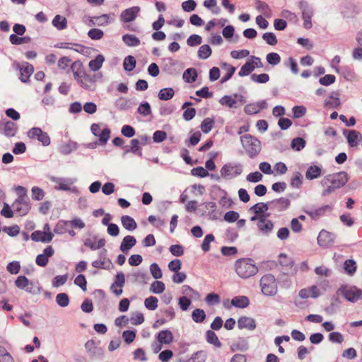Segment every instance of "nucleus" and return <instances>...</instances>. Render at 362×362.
Masks as SVG:
<instances>
[{"label": "nucleus", "mask_w": 362, "mask_h": 362, "mask_svg": "<svg viewBox=\"0 0 362 362\" xmlns=\"http://www.w3.org/2000/svg\"><path fill=\"white\" fill-rule=\"evenodd\" d=\"M192 320L197 323H202L206 318V314L204 310L197 308L192 313Z\"/></svg>", "instance_id": "obj_44"}, {"label": "nucleus", "mask_w": 362, "mask_h": 362, "mask_svg": "<svg viewBox=\"0 0 362 362\" xmlns=\"http://www.w3.org/2000/svg\"><path fill=\"white\" fill-rule=\"evenodd\" d=\"M322 168L315 165H310L305 173V177L309 180L317 179L321 176Z\"/></svg>", "instance_id": "obj_26"}, {"label": "nucleus", "mask_w": 362, "mask_h": 362, "mask_svg": "<svg viewBox=\"0 0 362 362\" xmlns=\"http://www.w3.org/2000/svg\"><path fill=\"white\" fill-rule=\"evenodd\" d=\"M269 209L268 204L263 202L255 204L250 208V211L257 215H264L263 213Z\"/></svg>", "instance_id": "obj_35"}, {"label": "nucleus", "mask_w": 362, "mask_h": 362, "mask_svg": "<svg viewBox=\"0 0 362 362\" xmlns=\"http://www.w3.org/2000/svg\"><path fill=\"white\" fill-rule=\"evenodd\" d=\"M344 269L349 275H352L356 270L355 261L353 259H347L344 262Z\"/></svg>", "instance_id": "obj_61"}, {"label": "nucleus", "mask_w": 362, "mask_h": 362, "mask_svg": "<svg viewBox=\"0 0 362 362\" xmlns=\"http://www.w3.org/2000/svg\"><path fill=\"white\" fill-rule=\"evenodd\" d=\"M174 94L175 92L172 88H165L160 90L158 96L161 100H168L173 97Z\"/></svg>", "instance_id": "obj_40"}, {"label": "nucleus", "mask_w": 362, "mask_h": 362, "mask_svg": "<svg viewBox=\"0 0 362 362\" xmlns=\"http://www.w3.org/2000/svg\"><path fill=\"white\" fill-rule=\"evenodd\" d=\"M92 133L99 138L100 144L104 145L110 139L111 131L102 124H93L90 127Z\"/></svg>", "instance_id": "obj_5"}, {"label": "nucleus", "mask_w": 362, "mask_h": 362, "mask_svg": "<svg viewBox=\"0 0 362 362\" xmlns=\"http://www.w3.org/2000/svg\"><path fill=\"white\" fill-rule=\"evenodd\" d=\"M263 40L269 45H276L277 39L273 33H265L262 35Z\"/></svg>", "instance_id": "obj_62"}, {"label": "nucleus", "mask_w": 362, "mask_h": 362, "mask_svg": "<svg viewBox=\"0 0 362 362\" xmlns=\"http://www.w3.org/2000/svg\"><path fill=\"white\" fill-rule=\"evenodd\" d=\"M165 289V286L163 281H153L150 288V291L156 294H160L163 293Z\"/></svg>", "instance_id": "obj_45"}, {"label": "nucleus", "mask_w": 362, "mask_h": 362, "mask_svg": "<svg viewBox=\"0 0 362 362\" xmlns=\"http://www.w3.org/2000/svg\"><path fill=\"white\" fill-rule=\"evenodd\" d=\"M305 146V140L300 137L295 138L291 141V147L296 151L302 150Z\"/></svg>", "instance_id": "obj_59"}, {"label": "nucleus", "mask_w": 362, "mask_h": 362, "mask_svg": "<svg viewBox=\"0 0 362 362\" xmlns=\"http://www.w3.org/2000/svg\"><path fill=\"white\" fill-rule=\"evenodd\" d=\"M136 64L135 58L133 56L129 55L124 58L123 66L125 71H131L135 68Z\"/></svg>", "instance_id": "obj_43"}, {"label": "nucleus", "mask_w": 362, "mask_h": 362, "mask_svg": "<svg viewBox=\"0 0 362 362\" xmlns=\"http://www.w3.org/2000/svg\"><path fill=\"white\" fill-rule=\"evenodd\" d=\"M332 209L331 205H324L318 209H310L305 211V213L313 219H318L321 216H323L327 211H330Z\"/></svg>", "instance_id": "obj_17"}, {"label": "nucleus", "mask_w": 362, "mask_h": 362, "mask_svg": "<svg viewBox=\"0 0 362 362\" xmlns=\"http://www.w3.org/2000/svg\"><path fill=\"white\" fill-rule=\"evenodd\" d=\"M150 272L153 277L156 279H160L163 276L162 271L156 263H153L150 266Z\"/></svg>", "instance_id": "obj_57"}, {"label": "nucleus", "mask_w": 362, "mask_h": 362, "mask_svg": "<svg viewBox=\"0 0 362 362\" xmlns=\"http://www.w3.org/2000/svg\"><path fill=\"white\" fill-rule=\"evenodd\" d=\"M211 54V49L208 45H202L198 50L199 59H206Z\"/></svg>", "instance_id": "obj_47"}, {"label": "nucleus", "mask_w": 362, "mask_h": 362, "mask_svg": "<svg viewBox=\"0 0 362 362\" xmlns=\"http://www.w3.org/2000/svg\"><path fill=\"white\" fill-rule=\"evenodd\" d=\"M121 221L123 227L128 230H134L137 227V224L134 219L129 216L125 215L122 216Z\"/></svg>", "instance_id": "obj_29"}, {"label": "nucleus", "mask_w": 362, "mask_h": 362, "mask_svg": "<svg viewBox=\"0 0 362 362\" xmlns=\"http://www.w3.org/2000/svg\"><path fill=\"white\" fill-rule=\"evenodd\" d=\"M255 7L259 12H261L266 17L269 18L272 16L271 9L268 4H267L265 2L257 0L255 1Z\"/></svg>", "instance_id": "obj_33"}, {"label": "nucleus", "mask_w": 362, "mask_h": 362, "mask_svg": "<svg viewBox=\"0 0 362 362\" xmlns=\"http://www.w3.org/2000/svg\"><path fill=\"white\" fill-rule=\"evenodd\" d=\"M104 61L105 57L102 54L98 55L94 59H92L89 62V69L93 71L99 70L101 68Z\"/></svg>", "instance_id": "obj_30"}, {"label": "nucleus", "mask_w": 362, "mask_h": 362, "mask_svg": "<svg viewBox=\"0 0 362 362\" xmlns=\"http://www.w3.org/2000/svg\"><path fill=\"white\" fill-rule=\"evenodd\" d=\"M124 44L129 47H136L140 45V40L134 35L126 34L122 36Z\"/></svg>", "instance_id": "obj_34"}, {"label": "nucleus", "mask_w": 362, "mask_h": 362, "mask_svg": "<svg viewBox=\"0 0 362 362\" xmlns=\"http://www.w3.org/2000/svg\"><path fill=\"white\" fill-rule=\"evenodd\" d=\"M204 6L211 9L212 13L214 14H218L221 11L219 7L217 6V1L216 0H205L204 1Z\"/></svg>", "instance_id": "obj_51"}, {"label": "nucleus", "mask_w": 362, "mask_h": 362, "mask_svg": "<svg viewBox=\"0 0 362 362\" xmlns=\"http://www.w3.org/2000/svg\"><path fill=\"white\" fill-rule=\"evenodd\" d=\"M70 70L76 82L78 81L86 74L83 65L81 61H75L70 66Z\"/></svg>", "instance_id": "obj_16"}, {"label": "nucleus", "mask_w": 362, "mask_h": 362, "mask_svg": "<svg viewBox=\"0 0 362 362\" xmlns=\"http://www.w3.org/2000/svg\"><path fill=\"white\" fill-rule=\"evenodd\" d=\"M267 61L271 65H276L281 62V57L279 54L276 52H271L267 55Z\"/></svg>", "instance_id": "obj_60"}, {"label": "nucleus", "mask_w": 362, "mask_h": 362, "mask_svg": "<svg viewBox=\"0 0 362 362\" xmlns=\"http://www.w3.org/2000/svg\"><path fill=\"white\" fill-rule=\"evenodd\" d=\"M359 138L361 139L360 132L356 130H350L347 136V141L349 146L351 147L357 146Z\"/></svg>", "instance_id": "obj_36"}, {"label": "nucleus", "mask_w": 362, "mask_h": 362, "mask_svg": "<svg viewBox=\"0 0 362 362\" xmlns=\"http://www.w3.org/2000/svg\"><path fill=\"white\" fill-rule=\"evenodd\" d=\"M197 71L194 68H189L183 73V79L187 83L194 82L197 79Z\"/></svg>", "instance_id": "obj_39"}, {"label": "nucleus", "mask_w": 362, "mask_h": 362, "mask_svg": "<svg viewBox=\"0 0 362 362\" xmlns=\"http://www.w3.org/2000/svg\"><path fill=\"white\" fill-rule=\"evenodd\" d=\"M16 132L17 126L14 122L6 119L0 121V132H2L5 136L8 137L13 136Z\"/></svg>", "instance_id": "obj_12"}, {"label": "nucleus", "mask_w": 362, "mask_h": 362, "mask_svg": "<svg viewBox=\"0 0 362 362\" xmlns=\"http://www.w3.org/2000/svg\"><path fill=\"white\" fill-rule=\"evenodd\" d=\"M158 298L155 296H150L145 299L144 304L146 308L154 310L158 308Z\"/></svg>", "instance_id": "obj_54"}, {"label": "nucleus", "mask_w": 362, "mask_h": 362, "mask_svg": "<svg viewBox=\"0 0 362 362\" xmlns=\"http://www.w3.org/2000/svg\"><path fill=\"white\" fill-rule=\"evenodd\" d=\"M240 141L243 148L251 158L256 157L261 151L260 141L251 134L242 136Z\"/></svg>", "instance_id": "obj_2"}, {"label": "nucleus", "mask_w": 362, "mask_h": 362, "mask_svg": "<svg viewBox=\"0 0 362 362\" xmlns=\"http://www.w3.org/2000/svg\"><path fill=\"white\" fill-rule=\"evenodd\" d=\"M28 136L30 139H36L40 141L43 146H48L50 144L49 135L38 127H34L28 132Z\"/></svg>", "instance_id": "obj_8"}, {"label": "nucleus", "mask_w": 362, "mask_h": 362, "mask_svg": "<svg viewBox=\"0 0 362 362\" xmlns=\"http://www.w3.org/2000/svg\"><path fill=\"white\" fill-rule=\"evenodd\" d=\"M214 124H215L214 119L211 118V117H206L201 123V125H200L201 130L204 134H208L213 129Z\"/></svg>", "instance_id": "obj_38"}, {"label": "nucleus", "mask_w": 362, "mask_h": 362, "mask_svg": "<svg viewBox=\"0 0 362 362\" xmlns=\"http://www.w3.org/2000/svg\"><path fill=\"white\" fill-rule=\"evenodd\" d=\"M236 274L242 279H248L258 273L259 269L252 258H241L235 263Z\"/></svg>", "instance_id": "obj_1"}, {"label": "nucleus", "mask_w": 362, "mask_h": 362, "mask_svg": "<svg viewBox=\"0 0 362 362\" xmlns=\"http://www.w3.org/2000/svg\"><path fill=\"white\" fill-rule=\"evenodd\" d=\"M269 204L277 209L279 211H284L289 206L290 200L285 197H281L270 202Z\"/></svg>", "instance_id": "obj_27"}, {"label": "nucleus", "mask_w": 362, "mask_h": 362, "mask_svg": "<svg viewBox=\"0 0 362 362\" xmlns=\"http://www.w3.org/2000/svg\"><path fill=\"white\" fill-rule=\"evenodd\" d=\"M340 105V100L338 97L333 95L330 96L329 99L325 102V106L329 108H337Z\"/></svg>", "instance_id": "obj_55"}, {"label": "nucleus", "mask_w": 362, "mask_h": 362, "mask_svg": "<svg viewBox=\"0 0 362 362\" xmlns=\"http://www.w3.org/2000/svg\"><path fill=\"white\" fill-rule=\"evenodd\" d=\"M54 253V249L52 246H47L42 254H40L36 257V264L40 267H45L48 262L49 257H51Z\"/></svg>", "instance_id": "obj_14"}, {"label": "nucleus", "mask_w": 362, "mask_h": 362, "mask_svg": "<svg viewBox=\"0 0 362 362\" xmlns=\"http://www.w3.org/2000/svg\"><path fill=\"white\" fill-rule=\"evenodd\" d=\"M74 284L79 286L83 291L87 289V281L83 274L78 275L74 279Z\"/></svg>", "instance_id": "obj_64"}, {"label": "nucleus", "mask_w": 362, "mask_h": 362, "mask_svg": "<svg viewBox=\"0 0 362 362\" xmlns=\"http://www.w3.org/2000/svg\"><path fill=\"white\" fill-rule=\"evenodd\" d=\"M279 262L282 267L286 268H291L293 264L292 259L284 253H281L279 255Z\"/></svg>", "instance_id": "obj_49"}, {"label": "nucleus", "mask_w": 362, "mask_h": 362, "mask_svg": "<svg viewBox=\"0 0 362 362\" xmlns=\"http://www.w3.org/2000/svg\"><path fill=\"white\" fill-rule=\"evenodd\" d=\"M238 327L240 329H246L252 331L256 328V322L252 317L242 316L238 320Z\"/></svg>", "instance_id": "obj_18"}, {"label": "nucleus", "mask_w": 362, "mask_h": 362, "mask_svg": "<svg viewBox=\"0 0 362 362\" xmlns=\"http://www.w3.org/2000/svg\"><path fill=\"white\" fill-rule=\"evenodd\" d=\"M33 66L28 64L25 63L20 67L21 77L20 79L22 82L25 83L28 81L30 75L33 73Z\"/></svg>", "instance_id": "obj_23"}, {"label": "nucleus", "mask_w": 362, "mask_h": 362, "mask_svg": "<svg viewBox=\"0 0 362 362\" xmlns=\"http://www.w3.org/2000/svg\"><path fill=\"white\" fill-rule=\"evenodd\" d=\"M15 285L19 289L24 290L30 293L34 294L40 291V287L35 286L34 283L25 276H18L15 281Z\"/></svg>", "instance_id": "obj_6"}, {"label": "nucleus", "mask_w": 362, "mask_h": 362, "mask_svg": "<svg viewBox=\"0 0 362 362\" xmlns=\"http://www.w3.org/2000/svg\"><path fill=\"white\" fill-rule=\"evenodd\" d=\"M139 11L140 8L139 6L129 8L122 11L120 15V19L124 23L132 22L136 18Z\"/></svg>", "instance_id": "obj_13"}, {"label": "nucleus", "mask_w": 362, "mask_h": 362, "mask_svg": "<svg viewBox=\"0 0 362 362\" xmlns=\"http://www.w3.org/2000/svg\"><path fill=\"white\" fill-rule=\"evenodd\" d=\"M243 172V167L239 163H228L224 165L221 169V175L223 177H236Z\"/></svg>", "instance_id": "obj_7"}, {"label": "nucleus", "mask_w": 362, "mask_h": 362, "mask_svg": "<svg viewBox=\"0 0 362 362\" xmlns=\"http://www.w3.org/2000/svg\"><path fill=\"white\" fill-rule=\"evenodd\" d=\"M56 302L61 307H66L69 303V298L65 293H60L56 296Z\"/></svg>", "instance_id": "obj_48"}, {"label": "nucleus", "mask_w": 362, "mask_h": 362, "mask_svg": "<svg viewBox=\"0 0 362 362\" xmlns=\"http://www.w3.org/2000/svg\"><path fill=\"white\" fill-rule=\"evenodd\" d=\"M68 221H59L56 224L54 232L56 234H64L67 231Z\"/></svg>", "instance_id": "obj_52"}, {"label": "nucleus", "mask_w": 362, "mask_h": 362, "mask_svg": "<svg viewBox=\"0 0 362 362\" xmlns=\"http://www.w3.org/2000/svg\"><path fill=\"white\" fill-rule=\"evenodd\" d=\"M31 192L32 197L35 200H42L45 197L44 191L38 187H33L31 189Z\"/></svg>", "instance_id": "obj_63"}, {"label": "nucleus", "mask_w": 362, "mask_h": 362, "mask_svg": "<svg viewBox=\"0 0 362 362\" xmlns=\"http://www.w3.org/2000/svg\"><path fill=\"white\" fill-rule=\"evenodd\" d=\"M52 24L58 30H63L67 26V21L64 17L57 15L52 21Z\"/></svg>", "instance_id": "obj_42"}, {"label": "nucleus", "mask_w": 362, "mask_h": 362, "mask_svg": "<svg viewBox=\"0 0 362 362\" xmlns=\"http://www.w3.org/2000/svg\"><path fill=\"white\" fill-rule=\"evenodd\" d=\"M50 180L56 184L54 188L59 190H69L70 189V186L74 183L70 179L62 177H52Z\"/></svg>", "instance_id": "obj_19"}, {"label": "nucleus", "mask_w": 362, "mask_h": 362, "mask_svg": "<svg viewBox=\"0 0 362 362\" xmlns=\"http://www.w3.org/2000/svg\"><path fill=\"white\" fill-rule=\"evenodd\" d=\"M334 242L333 234L322 230L320 232L317 237V243L322 247H328Z\"/></svg>", "instance_id": "obj_20"}, {"label": "nucleus", "mask_w": 362, "mask_h": 362, "mask_svg": "<svg viewBox=\"0 0 362 362\" xmlns=\"http://www.w3.org/2000/svg\"><path fill=\"white\" fill-rule=\"evenodd\" d=\"M206 339L208 343L213 344L217 348H221L222 346V344L219 341L216 334L211 330H208L206 332Z\"/></svg>", "instance_id": "obj_31"}, {"label": "nucleus", "mask_w": 362, "mask_h": 362, "mask_svg": "<svg viewBox=\"0 0 362 362\" xmlns=\"http://www.w3.org/2000/svg\"><path fill=\"white\" fill-rule=\"evenodd\" d=\"M268 216L269 215H260V220L257 223L258 229L265 234L270 233L274 228V223L271 220L267 218Z\"/></svg>", "instance_id": "obj_15"}, {"label": "nucleus", "mask_w": 362, "mask_h": 362, "mask_svg": "<svg viewBox=\"0 0 362 362\" xmlns=\"http://www.w3.org/2000/svg\"><path fill=\"white\" fill-rule=\"evenodd\" d=\"M156 339L163 344H170L173 341V335L170 330L165 329L157 334Z\"/></svg>", "instance_id": "obj_24"}, {"label": "nucleus", "mask_w": 362, "mask_h": 362, "mask_svg": "<svg viewBox=\"0 0 362 362\" xmlns=\"http://www.w3.org/2000/svg\"><path fill=\"white\" fill-rule=\"evenodd\" d=\"M104 239H91L88 238L85 242V245L89 247L92 250H98L105 245Z\"/></svg>", "instance_id": "obj_37"}, {"label": "nucleus", "mask_w": 362, "mask_h": 362, "mask_svg": "<svg viewBox=\"0 0 362 362\" xmlns=\"http://www.w3.org/2000/svg\"><path fill=\"white\" fill-rule=\"evenodd\" d=\"M205 301L208 305H212L218 304L221 301V299L218 294L211 293L206 296Z\"/></svg>", "instance_id": "obj_56"}, {"label": "nucleus", "mask_w": 362, "mask_h": 362, "mask_svg": "<svg viewBox=\"0 0 362 362\" xmlns=\"http://www.w3.org/2000/svg\"><path fill=\"white\" fill-rule=\"evenodd\" d=\"M300 9L302 11V18L303 19V27L305 29H310L312 28L311 18L313 12L312 8L305 2H300Z\"/></svg>", "instance_id": "obj_10"}, {"label": "nucleus", "mask_w": 362, "mask_h": 362, "mask_svg": "<svg viewBox=\"0 0 362 362\" xmlns=\"http://www.w3.org/2000/svg\"><path fill=\"white\" fill-rule=\"evenodd\" d=\"M262 293L267 296H274L278 291V285L274 275L267 274L264 275L259 281Z\"/></svg>", "instance_id": "obj_3"}, {"label": "nucleus", "mask_w": 362, "mask_h": 362, "mask_svg": "<svg viewBox=\"0 0 362 362\" xmlns=\"http://www.w3.org/2000/svg\"><path fill=\"white\" fill-rule=\"evenodd\" d=\"M137 112L142 116L146 117L151 114V105L148 102L140 104L137 109Z\"/></svg>", "instance_id": "obj_53"}, {"label": "nucleus", "mask_w": 362, "mask_h": 362, "mask_svg": "<svg viewBox=\"0 0 362 362\" xmlns=\"http://www.w3.org/2000/svg\"><path fill=\"white\" fill-rule=\"evenodd\" d=\"M85 348L90 356H97L103 354L102 349L93 340H88L85 344Z\"/></svg>", "instance_id": "obj_22"}, {"label": "nucleus", "mask_w": 362, "mask_h": 362, "mask_svg": "<svg viewBox=\"0 0 362 362\" xmlns=\"http://www.w3.org/2000/svg\"><path fill=\"white\" fill-rule=\"evenodd\" d=\"M93 267L96 268H109L111 265V262L105 257V252H102L100 255L99 259L94 261L92 263Z\"/></svg>", "instance_id": "obj_28"}, {"label": "nucleus", "mask_w": 362, "mask_h": 362, "mask_svg": "<svg viewBox=\"0 0 362 362\" xmlns=\"http://www.w3.org/2000/svg\"><path fill=\"white\" fill-rule=\"evenodd\" d=\"M325 185L329 183L336 189L341 188L348 182V175L344 171L327 175L323 181Z\"/></svg>", "instance_id": "obj_4"}, {"label": "nucleus", "mask_w": 362, "mask_h": 362, "mask_svg": "<svg viewBox=\"0 0 362 362\" xmlns=\"http://www.w3.org/2000/svg\"><path fill=\"white\" fill-rule=\"evenodd\" d=\"M254 63L251 60H247L246 63L240 68L238 75L240 76H247L254 70Z\"/></svg>", "instance_id": "obj_41"}, {"label": "nucleus", "mask_w": 362, "mask_h": 362, "mask_svg": "<svg viewBox=\"0 0 362 362\" xmlns=\"http://www.w3.org/2000/svg\"><path fill=\"white\" fill-rule=\"evenodd\" d=\"M29 40H30L29 37H18L15 34H11L9 36V40H10L11 43L13 45H22L24 43H27V42H28Z\"/></svg>", "instance_id": "obj_58"}, {"label": "nucleus", "mask_w": 362, "mask_h": 362, "mask_svg": "<svg viewBox=\"0 0 362 362\" xmlns=\"http://www.w3.org/2000/svg\"><path fill=\"white\" fill-rule=\"evenodd\" d=\"M249 299L246 296H236L231 300V304L237 308H245L249 305Z\"/></svg>", "instance_id": "obj_32"}, {"label": "nucleus", "mask_w": 362, "mask_h": 362, "mask_svg": "<svg viewBox=\"0 0 362 362\" xmlns=\"http://www.w3.org/2000/svg\"><path fill=\"white\" fill-rule=\"evenodd\" d=\"M96 75H90L87 73L77 82V83L83 88L88 90H94L96 87L95 81Z\"/></svg>", "instance_id": "obj_11"}, {"label": "nucleus", "mask_w": 362, "mask_h": 362, "mask_svg": "<svg viewBox=\"0 0 362 362\" xmlns=\"http://www.w3.org/2000/svg\"><path fill=\"white\" fill-rule=\"evenodd\" d=\"M13 210L21 216L26 215L30 209V203L29 199L17 198L13 203Z\"/></svg>", "instance_id": "obj_9"}, {"label": "nucleus", "mask_w": 362, "mask_h": 362, "mask_svg": "<svg viewBox=\"0 0 362 362\" xmlns=\"http://www.w3.org/2000/svg\"><path fill=\"white\" fill-rule=\"evenodd\" d=\"M250 78L252 81L257 83H266L269 81V76L267 74H253Z\"/></svg>", "instance_id": "obj_50"}, {"label": "nucleus", "mask_w": 362, "mask_h": 362, "mask_svg": "<svg viewBox=\"0 0 362 362\" xmlns=\"http://www.w3.org/2000/svg\"><path fill=\"white\" fill-rule=\"evenodd\" d=\"M320 295V290L316 286H312L309 288L301 289L299 291V296L303 299H305L309 297L315 298Z\"/></svg>", "instance_id": "obj_21"}, {"label": "nucleus", "mask_w": 362, "mask_h": 362, "mask_svg": "<svg viewBox=\"0 0 362 362\" xmlns=\"http://www.w3.org/2000/svg\"><path fill=\"white\" fill-rule=\"evenodd\" d=\"M136 240L134 237L127 235L123 238L119 249L123 252L127 253L132 247L136 245Z\"/></svg>", "instance_id": "obj_25"}, {"label": "nucleus", "mask_w": 362, "mask_h": 362, "mask_svg": "<svg viewBox=\"0 0 362 362\" xmlns=\"http://www.w3.org/2000/svg\"><path fill=\"white\" fill-rule=\"evenodd\" d=\"M219 103L222 105H226L230 108L236 107L237 101L230 95H224L219 100Z\"/></svg>", "instance_id": "obj_46"}]
</instances>
